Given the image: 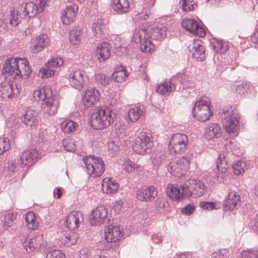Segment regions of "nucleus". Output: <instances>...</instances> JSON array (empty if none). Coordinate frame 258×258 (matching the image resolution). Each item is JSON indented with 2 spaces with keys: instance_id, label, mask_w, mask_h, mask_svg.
<instances>
[{
  "instance_id": "nucleus-1",
  "label": "nucleus",
  "mask_w": 258,
  "mask_h": 258,
  "mask_svg": "<svg viewBox=\"0 0 258 258\" xmlns=\"http://www.w3.org/2000/svg\"><path fill=\"white\" fill-rule=\"evenodd\" d=\"M166 30L163 22L155 21L147 27L146 32L143 29H136L132 40L136 43H139L141 51L151 53L154 50V45L146 37V33L152 39L161 40L165 37Z\"/></svg>"
},
{
  "instance_id": "nucleus-2",
  "label": "nucleus",
  "mask_w": 258,
  "mask_h": 258,
  "mask_svg": "<svg viewBox=\"0 0 258 258\" xmlns=\"http://www.w3.org/2000/svg\"><path fill=\"white\" fill-rule=\"evenodd\" d=\"M2 71L6 79L10 77L9 82H17L19 85L22 76H25L27 79L32 71L26 58L11 57L5 61Z\"/></svg>"
},
{
  "instance_id": "nucleus-3",
  "label": "nucleus",
  "mask_w": 258,
  "mask_h": 258,
  "mask_svg": "<svg viewBox=\"0 0 258 258\" xmlns=\"http://www.w3.org/2000/svg\"><path fill=\"white\" fill-rule=\"evenodd\" d=\"M33 97L38 102L42 101V110L46 115H54L59 107L58 98L52 96V91L48 86H44L33 92Z\"/></svg>"
},
{
  "instance_id": "nucleus-4",
  "label": "nucleus",
  "mask_w": 258,
  "mask_h": 258,
  "mask_svg": "<svg viewBox=\"0 0 258 258\" xmlns=\"http://www.w3.org/2000/svg\"><path fill=\"white\" fill-rule=\"evenodd\" d=\"M112 105H105L96 108L90 117V123L95 130H102L111 124Z\"/></svg>"
},
{
  "instance_id": "nucleus-5",
  "label": "nucleus",
  "mask_w": 258,
  "mask_h": 258,
  "mask_svg": "<svg viewBox=\"0 0 258 258\" xmlns=\"http://www.w3.org/2000/svg\"><path fill=\"white\" fill-rule=\"evenodd\" d=\"M213 107L208 98H202L196 101L192 108L195 118L201 121L208 120L213 115Z\"/></svg>"
},
{
  "instance_id": "nucleus-6",
  "label": "nucleus",
  "mask_w": 258,
  "mask_h": 258,
  "mask_svg": "<svg viewBox=\"0 0 258 258\" xmlns=\"http://www.w3.org/2000/svg\"><path fill=\"white\" fill-rule=\"evenodd\" d=\"M84 167L88 174L96 177L101 175L104 171V163L103 160L94 155H89L83 158Z\"/></svg>"
},
{
  "instance_id": "nucleus-7",
  "label": "nucleus",
  "mask_w": 258,
  "mask_h": 258,
  "mask_svg": "<svg viewBox=\"0 0 258 258\" xmlns=\"http://www.w3.org/2000/svg\"><path fill=\"white\" fill-rule=\"evenodd\" d=\"M39 155L37 150L31 149L22 153L19 159L16 162V160L11 161L8 166L9 170L12 172H15L19 170V166L23 168L28 165H32L34 160L39 158Z\"/></svg>"
},
{
  "instance_id": "nucleus-8",
  "label": "nucleus",
  "mask_w": 258,
  "mask_h": 258,
  "mask_svg": "<svg viewBox=\"0 0 258 258\" xmlns=\"http://www.w3.org/2000/svg\"><path fill=\"white\" fill-rule=\"evenodd\" d=\"M220 117L227 133L235 134L237 132L239 116L236 111L232 110L223 111Z\"/></svg>"
},
{
  "instance_id": "nucleus-9",
  "label": "nucleus",
  "mask_w": 258,
  "mask_h": 258,
  "mask_svg": "<svg viewBox=\"0 0 258 258\" xmlns=\"http://www.w3.org/2000/svg\"><path fill=\"white\" fill-rule=\"evenodd\" d=\"M152 146L153 142L151 140L150 134L141 132L136 138L133 149L137 154L144 155L150 153Z\"/></svg>"
},
{
  "instance_id": "nucleus-10",
  "label": "nucleus",
  "mask_w": 258,
  "mask_h": 258,
  "mask_svg": "<svg viewBox=\"0 0 258 258\" xmlns=\"http://www.w3.org/2000/svg\"><path fill=\"white\" fill-rule=\"evenodd\" d=\"M70 86L80 91L85 86V82L88 79L86 72L80 69L72 68L67 77Z\"/></svg>"
},
{
  "instance_id": "nucleus-11",
  "label": "nucleus",
  "mask_w": 258,
  "mask_h": 258,
  "mask_svg": "<svg viewBox=\"0 0 258 258\" xmlns=\"http://www.w3.org/2000/svg\"><path fill=\"white\" fill-rule=\"evenodd\" d=\"M189 164L190 158L188 157H182L170 162L168 170L173 175L179 177L187 172Z\"/></svg>"
},
{
  "instance_id": "nucleus-12",
  "label": "nucleus",
  "mask_w": 258,
  "mask_h": 258,
  "mask_svg": "<svg viewBox=\"0 0 258 258\" xmlns=\"http://www.w3.org/2000/svg\"><path fill=\"white\" fill-rule=\"evenodd\" d=\"M187 142L188 138L185 134H174L171 138L168 145L170 152L177 154L184 152L186 150Z\"/></svg>"
},
{
  "instance_id": "nucleus-13",
  "label": "nucleus",
  "mask_w": 258,
  "mask_h": 258,
  "mask_svg": "<svg viewBox=\"0 0 258 258\" xmlns=\"http://www.w3.org/2000/svg\"><path fill=\"white\" fill-rule=\"evenodd\" d=\"M21 86L17 82L5 81L0 83V97L7 100L17 96L20 92Z\"/></svg>"
},
{
  "instance_id": "nucleus-14",
  "label": "nucleus",
  "mask_w": 258,
  "mask_h": 258,
  "mask_svg": "<svg viewBox=\"0 0 258 258\" xmlns=\"http://www.w3.org/2000/svg\"><path fill=\"white\" fill-rule=\"evenodd\" d=\"M187 184H184L182 186H175L172 184H169L166 190L168 197L172 201H179L183 197H191V193L187 191Z\"/></svg>"
},
{
  "instance_id": "nucleus-15",
  "label": "nucleus",
  "mask_w": 258,
  "mask_h": 258,
  "mask_svg": "<svg viewBox=\"0 0 258 258\" xmlns=\"http://www.w3.org/2000/svg\"><path fill=\"white\" fill-rule=\"evenodd\" d=\"M181 25L183 28L191 34L200 37L206 36L205 29L194 19L185 18L182 20Z\"/></svg>"
},
{
  "instance_id": "nucleus-16",
  "label": "nucleus",
  "mask_w": 258,
  "mask_h": 258,
  "mask_svg": "<svg viewBox=\"0 0 258 258\" xmlns=\"http://www.w3.org/2000/svg\"><path fill=\"white\" fill-rule=\"evenodd\" d=\"M107 211L104 207H96L92 211L89 220L90 224L92 225L97 226L101 224L105 220L110 221V219H107Z\"/></svg>"
},
{
  "instance_id": "nucleus-17",
  "label": "nucleus",
  "mask_w": 258,
  "mask_h": 258,
  "mask_svg": "<svg viewBox=\"0 0 258 258\" xmlns=\"http://www.w3.org/2000/svg\"><path fill=\"white\" fill-rule=\"evenodd\" d=\"M21 241L26 251L30 253L40 247L43 241V236L41 234H37L32 238L24 236L21 239Z\"/></svg>"
},
{
  "instance_id": "nucleus-18",
  "label": "nucleus",
  "mask_w": 258,
  "mask_h": 258,
  "mask_svg": "<svg viewBox=\"0 0 258 258\" xmlns=\"http://www.w3.org/2000/svg\"><path fill=\"white\" fill-rule=\"evenodd\" d=\"M45 6H41L36 0L35 3L28 2L22 5L20 11L22 12L23 17L32 18L41 12Z\"/></svg>"
},
{
  "instance_id": "nucleus-19",
  "label": "nucleus",
  "mask_w": 258,
  "mask_h": 258,
  "mask_svg": "<svg viewBox=\"0 0 258 258\" xmlns=\"http://www.w3.org/2000/svg\"><path fill=\"white\" fill-rule=\"evenodd\" d=\"M83 214L80 211H72L66 218L65 223L68 229L75 230L83 222Z\"/></svg>"
},
{
  "instance_id": "nucleus-20",
  "label": "nucleus",
  "mask_w": 258,
  "mask_h": 258,
  "mask_svg": "<svg viewBox=\"0 0 258 258\" xmlns=\"http://www.w3.org/2000/svg\"><path fill=\"white\" fill-rule=\"evenodd\" d=\"M227 161L224 153L220 154L217 161L216 168L218 171L216 172V177L220 182L224 181L227 175L228 166Z\"/></svg>"
},
{
  "instance_id": "nucleus-21",
  "label": "nucleus",
  "mask_w": 258,
  "mask_h": 258,
  "mask_svg": "<svg viewBox=\"0 0 258 258\" xmlns=\"http://www.w3.org/2000/svg\"><path fill=\"white\" fill-rule=\"evenodd\" d=\"M187 185V191H189L191 193V196H193L194 198L202 196L207 189L206 185L200 180L190 179Z\"/></svg>"
},
{
  "instance_id": "nucleus-22",
  "label": "nucleus",
  "mask_w": 258,
  "mask_h": 258,
  "mask_svg": "<svg viewBox=\"0 0 258 258\" xmlns=\"http://www.w3.org/2000/svg\"><path fill=\"white\" fill-rule=\"evenodd\" d=\"M222 130L220 125L216 123H211L205 128L204 137L208 141H215L220 138L222 134Z\"/></svg>"
},
{
  "instance_id": "nucleus-23",
  "label": "nucleus",
  "mask_w": 258,
  "mask_h": 258,
  "mask_svg": "<svg viewBox=\"0 0 258 258\" xmlns=\"http://www.w3.org/2000/svg\"><path fill=\"white\" fill-rule=\"evenodd\" d=\"M100 99V94L95 88H88L83 97V102L86 107L88 108L96 104Z\"/></svg>"
},
{
  "instance_id": "nucleus-24",
  "label": "nucleus",
  "mask_w": 258,
  "mask_h": 258,
  "mask_svg": "<svg viewBox=\"0 0 258 258\" xmlns=\"http://www.w3.org/2000/svg\"><path fill=\"white\" fill-rule=\"evenodd\" d=\"M193 57L199 61H203L206 58V50L203 42L200 39H194L190 49Z\"/></svg>"
},
{
  "instance_id": "nucleus-25",
  "label": "nucleus",
  "mask_w": 258,
  "mask_h": 258,
  "mask_svg": "<svg viewBox=\"0 0 258 258\" xmlns=\"http://www.w3.org/2000/svg\"><path fill=\"white\" fill-rule=\"evenodd\" d=\"M20 119L21 123L27 126H34L38 123L37 113L33 110L25 111L20 117Z\"/></svg>"
},
{
  "instance_id": "nucleus-26",
  "label": "nucleus",
  "mask_w": 258,
  "mask_h": 258,
  "mask_svg": "<svg viewBox=\"0 0 258 258\" xmlns=\"http://www.w3.org/2000/svg\"><path fill=\"white\" fill-rule=\"evenodd\" d=\"M49 39L46 34H41L32 40L31 49L34 53H38L48 45Z\"/></svg>"
},
{
  "instance_id": "nucleus-27",
  "label": "nucleus",
  "mask_w": 258,
  "mask_h": 258,
  "mask_svg": "<svg viewBox=\"0 0 258 258\" xmlns=\"http://www.w3.org/2000/svg\"><path fill=\"white\" fill-rule=\"evenodd\" d=\"M239 204V195L235 191H231L225 200L224 207L226 210H233L237 209Z\"/></svg>"
},
{
  "instance_id": "nucleus-28",
  "label": "nucleus",
  "mask_w": 258,
  "mask_h": 258,
  "mask_svg": "<svg viewBox=\"0 0 258 258\" xmlns=\"http://www.w3.org/2000/svg\"><path fill=\"white\" fill-rule=\"evenodd\" d=\"M157 195V191L155 187L150 186L137 191V198L141 201H150Z\"/></svg>"
},
{
  "instance_id": "nucleus-29",
  "label": "nucleus",
  "mask_w": 258,
  "mask_h": 258,
  "mask_svg": "<svg viewBox=\"0 0 258 258\" xmlns=\"http://www.w3.org/2000/svg\"><path fill=\"white\" fill-rule=\"evenodd\" d=\"M111 45L107 42H103L98 44L96 50V56L100 62L107 59L110 55Z\"/></svg>"
},
{
  "instance_id": "nucleus-30",
  "label": "nucleus",
  "mask_w": 258,
  "mask_h": 258,
  "mask_svg": "<svg viewBox=\"0 0 258 258\" xmlns=\"http://www.w3.org/2000/svg\"><path fill=\"white\" fill-rule=\"evenodd\" d=\"M78 9V7L76 5L67 7L64 10L61 16L62 23L69 25L73 22Z\"/></svg>"
},
{
  "instance_id": "nucleus-31",
  "label": "nucleus",
  "mask_w": 258,
  "mask_h": 258,
  "mask_svg": "<svg viewBox=\"0 0 258 258\" xmlns=\"http://www.w3.org/2000/svg\"><path fill=\"white\" fill-rule=\"evenodd\" d=\"M6 18V22H9L10 25L14 27L20 23V19L24 17L19 11L13 8L10 11L9 14Z\"/></svg>"
},
{
  "instance_id": "nucleus-32",
  "label": "nucleus",
  "mask_w": 258,
  "mask_h": 258,
  "mask_svg": "<svg viewBox=\"0 0 258 258\" xmlns=\"http://www.w3.org/2000/svg\"><path fill=\"white\" fill-rule=\"evenodd\" d=\"M126 68L122 65H116L114 69V80L118 82H124L128 77Z\"/></svg>"
},
{
  "instance_id": "nucleus-33",
  "label": "nucleus",
  "mask_w": 258,
  "mask_h": 258,
  "mask_svg": "<svg viewBox=\"0 0 258 258\" xmlns=\"http://www.w3.org/2000/svg\"><path fill=\"white\" fill-rule=\"evenodd\" d=\"M145 113V109L143 106L138 105L131 108L128 111V119L132 122H136Z\"/></svg>"
},
{
  "instance_id": "nucleus-34",
  "label": "nucleus",
  "mask_w": 258,
  "mask_h": 258,
  "mask_svg": "<svg viewBox=\"0 0 258 258\" xmlns=\"http://www.w3.org/2000/svg\"><path fill=\"white\" fill-rule=\"evenodd\" d=\"M105 240L103 242L106 249H109L113 246V225L106 226L104 230Z\"/></svg>"
},
{
  "instance_id": "nucleus-35",
  "label": "nucleus",
  "mask_w": 258,
  "mask_h": 258,
  "mask_svg": "<svg viewBox=\"0 0 258 258\" xmlns=\"http://www.w3.org/2000/svg\"><path fill=\"white\" fill-rule=\"evenodd\" d=\"M211 45L214 51L220 54L226 53L229 49L227 43L221 40H214Z\"/></svg>"
},
{
  "instance_id": "nucleus-36",
  "label": "nucleus",
  "mask_w": 258,
  "mask_h": 258,
  "mask_svg": "<svg viewBox=\"0 0 258 258\" xmlns=\"http://www.w3.org/2000/svg\"><path fill=\"white\" fill-rule=\"evenodd\" d=\"M25 221L28 228L30 229L35 230L38 227L39 223L33 212L29 211L26 214Z\"/></svg>"
},
{
  "instance_id": "nucleus-37",
  "label": "nucleus",
  "mask_w": 258,
  "mask_h": 258,
  "mask_svg": "<svg viewBox=\"0 0 258 258\" xmlns=\"http://www.w3.org/2000/svg\"><path fill=\"white\" fill-rule=\"evenodd\" d=\"M250 84L249 83H242L239 85H233L231 86L232 92L240 96H246L248 94Z\"/></svg>"
},
{
  "instance_id": "nucleus-38",
  "label": "nucleus",
  "mask_w": 258,
  "mask_h": 258,
  "mask_svg": "<svg viewBox=\"0 0 258 258\" xmlns=\"http://www.w3.org/2000/svg\"><path fill=\"white\" fill-rule=\"evenodd\" d=\"M83 32L80 27L73 29L70 32V41L73 45H76L81 42Z\"/></svg>"
},
{
  "instance_id": "nucleus-39",
  "label": "nucleus",
  "mask_w": 258,
  "mask_h": 258,
  "mask_svg": "<svg viewBox=\"0 0 258 258\" xmlns=\"http://www.w3.org/2000/svg\"><path fill=\"white\" fill-rule=\"evenodd\" d=\"M122 167L125 172L132 173L135 172H141L143 167L141 165L134 163L130 160L123 162Z\"/></svg>"
},
{
  "instance_id": "nucleus-40",
  "label": "nucleus",
  "mask_w": 258,
  "mask_h": 258,
  "mask_svg": "<svg viewBox=\"0 0 258 258\" xmlns=\"http://www.w3.org/2000/svg\"><path fill=\"white\" fill-rule=\"evenodd\" d=\"M129 7V3L127 0H114V10L118 13L127 12Z\"/></svg>"
},
{
  "instance_id": "nucleus-41",
  "label": "nucleus",
  "mask_w": 258,
  "mask_h": 258,
  "mask_svg": "<svg viewBox=\"0 0 258 258\" xmlns=\"http://www.w3.org/2000/svg\"><path fill=\"white\" fill-rule=\"evenodd\" d=\"M105 26L102 24L101 20H97L92 25V30L94 35L96 38H101L103 35V30Z\"/></svg>"
},
{
  "instance_id": "nucleus-42",
  "label": "nucleus",
  "mask_w": 258,
  "mask_h": 258,
  "mask_svg": "<svg viewBox=\"0 0 258 258\" xmlns=\"http://www.w3.org/2000/svg\"><path fill=\"white\" fill-rule=\"evenodd\" d=\"M78 239V234L75 232H70L62 238L61 243L66 246H71L75 244Z\"/></svg>"
},
{
  "instance_id": "nucleus-43",
  "label": "nucleus",
  "mask_w": 258,
  "mask_h": 258,
  "mask_svg": "<svg viewBox=\"0 0 258 258\" xmlns=\"http://www.w3.org/2000/svg\"><path fill=\"white\" fill-rule=\"evenodd\" d=\"M61 131L66 134H70L75 130L78 126L76 122L71 120H65L60 124Z\"/></svg>"
},
{
  "instance_id": "nucleus-44",
  "label": "nucleus",
  "mask_w": 258,
  "mask_h": 258,
  "mask_svg": "<svg viewBox=\"0 0 258 258\" xmlns=\"http://www.w3.org/2000/svg\"><path fill=\"white\" fill-rule=\"evenodd\" d=\"M175 90L174 85L170 81H165L160 84L157 88V92L160 94H165Z\"/></svg>"
},
{
  "instance_id": "nucleus-45",
  "label": "nucleus",
  "mask_w": 258,
  "mask_h": 258,
  "mask_svg": "<svg viewBox=\"0 0 258 258\" xmlns=\"http://www.w3.org/2000/svg\"><path fill=\"white\" fill-rule=\"evenodd\" d=\"M114 42V46H115V51L114 53L117 55H121L123 52H125L126 48L124 46L123 40L118 36L115 38Z\"/></svg>"
},
{
  "instance_id": "nucleus-46",
  "label": "nucleus",
  "mask_w": 258,
  "mask_h": 258,
  "mask_svg": "<svg viewBox=\"0 0 258 258\" xmlns=\"http://www.w3.org/2000/svg\"><path fill=\"white\" fill-rule=\"evenodd\" d=\"M102 189L106 194L112 195L113 194V181L111 178H104L102 181Z\"/></svg>"
},
{
  "instance_id": "nucleus-47",
  "label": "nucleus",
  "mask_w": 258,
  "mask_h": 258,
  "mask_svg": "<svg viewBox=\"0 0 258 258\" xmlns=\"http://www.w3.org/2000/svg\"><path fill=\"white\" fill-rule=\"evenodd\" d=\"M241 258H258V248H249L241 251Z\"/></svg>"
},
{
  "instance_id": "nucleus-48",
  "label": "nucleus",
  "mask_w": 258,
  "mask_h": 258,
  "mask_svg": "<svg viewBox=\"0 0 258 258\" xmlns=\"http://www.w3.org/2000/svg\"><path fill=\"white\" fill-rule=\"evenodd\" d=\"M17 214L13 212H8L4 216V227L6 229L10 227L13 221L16 219Z\"/></svg>"
},
{
  "instance_id": "nucleus-49",
  "label": "nucleus",
  "mask_w": 258,
  "mask_h": 258,
  "mask_svg": "<svg viewBox=\"0 0 258 258\" xmlns=\"http://www.w3.org/2000/svg\"><path fill=\"white\" fill-rule=\"evenodd\" d=\"M55 71L50 67H45L39 70L38 76L42 78H48L53 76Z\"/></svg>"
},
{
  "instance_id": "nucleus-50",
  "label": "nucleus",
  "mask_w": 258,
  "mask_h": 258,
  "mask_svg": "<svg viewBox=\"0 0 258 258\" xmlns=\"http://www.w3.org/2000/svg\"><path fill=\"white\" fill-rule=\"evenodd\" d=\"M63 64V60L60 57H53L45 63L46 67H50L53 69L55 67H59Z\"/></svg>"
},
{
  "instance_id": "nucleus-51",
  "label": "nucleus",
  "mask_w": 258,
  "mask_h": 258,
  "mask_svg": "<svg viewBox=\"0 0 258 258\" xmlns=\"http://www.w3.org/2000/svg\"><path fill=\"white\" fill-rule=\"evenodd\" d=\"M200 207L204 210H213L218 209L219 207L216 202H207L205 201L201 202L200 203Z\"/></svg>"
},
{
  "instance_id": "nucleus-52",
  "label": "nucleus",
  "mask_w": 258,
  "mask_h": 258,
  "mask_svg": "<svg viewBox=\"0 0 258 258\" xmlns=\"http://www.w3.org/2000/svg\"><path fill=\"white\" fill-rule=\"evenodd\" d=\"M10 148V144L8 139L0 138V155L4 154Z\"/></svg>"
},
{
  "instance_id": "nucleus-53",
  "label": "nucleus",
  "mask_w": 258,
  "mask_h": 258,
  "mask_svg": "<svg viewBox=\"0 0 258 258\" xmlns=\"http://www.w3.org/2000/svg\"><path fill=\"white\" fill-rule=\"evenodd\" d=\"M122 227L114 226V242L121 240L124 235Z\"/></svg>"
},
{
  "instance_id": "nucleus-54",
  "label": "nucleus",
  "mask_w": 258,
  "mask_h": 258,
  "mask_svg": "<svg viewBox=\"0 0 258 258\" xmlns=\"http://www.w3.org/2000/svg\"><path fill=\"white\" fill-rule=\"evenodd\" d=\"M244 162L242 161H238L233 165L234 173L239 175L244 172Z\"/></svg>"
},
{
  "instance_id": "nucleus-55",
  "label": "nucleus",
  "mask_w": 258,
  "mask_h": 258,
  "mask_svg": "<svg viewBox=\"0 0 258 258\" xmlns=\"http://www.w3.org/2000/svg\"><path fill=\"white\" fill-rule=\"evenodd\" d=\"M195 3L194 0H182V9L184 12H189L193 10L195 8Z\"/></svg>"
},
{
  "instance_id": "nucleus-56",
  "label": "nucleus",
  "mask_w": 258,
  "mask_h": 258,
  "mask_svg": "<svg viewBox=\"0 0 258 258\" xmlns=\"http://www.w3.org/2000/svg\"><path fill=\"white\" fill-rule=\"evenodd\" d=\"M65 255L60 250L54 249L48 252L46 258H64Z\"/></svg>"
},
{
  "instance_id": "nucleus-57",
  "label": "nucleus",
  "mask_w": 258,
  "mask_h": 258,
  "mask_svg": "<svg viewBox=\"0 0 258 258\" xmlns=\"http://www.w3.org/2000/svg\"><path fill=\"white\" fill-rule=\"evenodd\" d=\"M96 80L103 85H106L111 81V79L104 74H98L96 75Z\"/></svg>"
},
{
  "instance_id": "nucleus-58",
  "label": "nucleus",
  "mask_w": 258,
  "mask_h": 258,
  "mask_svg": "<svg viewBox=\"0 0 258 258\" xmlns=\"http://www.w3.org/2000/svg\"><path fill=\"white\" fill-rule=\"evenodd\" d=\"M195 210L194 206L189 204L181 210V212L185 215H189L192 213Z\"/></svg>"
},
{
  "instance_id": "nucleus-59",
  "label": "nucleus",
  "mask_w": 258,
  "mask_h": 258,
  "mask_svg": "<svg viewBox=\"0 0 258 258\" xmlns=\"http://www.w3.org/2000/svg\"><path fill=\"white\" fill-rule=\"evenodd\" d=\"M12 26L10 25L9 22L6 23V18H5L3 21L2 22V24L0 25V28L3 29L4 32L6 31H9L10 29H11L12 28Z\"/></svg>"
},
{
  "instance_id": "nucleus-60",
  "label": "nucleus",
  "mask_w": 258,
  "mask_h": 258,
  "mask_svg": "<svg viewBox=\"0 0 258 258\" xmlns=\"http://www.w3.org/2000/svg\"><path fill=\"white\" fill-rule=\"evenodd\" d=\"M123 204V201L122 199L119 200H116L115 205H114V210L115 212L118 213L121 210Z\"/></svg>"
},
{
  "instance_id": "nucleus-61",
  "label": "nucleus",
  "mask_w": 258,
  "mask_h": 258,
  "mask_svg": "<svg viewBox=\"0 0 258 258\" xmlns=\"http://www.w3.org/2000/svg\"><path fill=\"white\" fill-rule=\"evenodd\" d=\"M116 128H115V134H116V136H118L119 138H122L123 136V127L121 125H119V126H117V124H116Z\"/></svg>"
},
{
  "instance_id": "nucleus-62",
  "label": "nucleus",
  "mask_w": 258,
  "mask_h": 258,
  "mask_svg": "<svg viewBox=\"0 0 258 258\" xmlns=\"http://www.w3.org/2000/svg\"><path fill=\"white\" fill-rule=\"evenodd\" d=\"M224 251V250H218V251L214 252L212 253V257L213 258H223L224 255L223 254L222 255V253Z\"/></svg>"
},
{
  "instance_id": "nucleus-63",
  "label": "nucleus",
  "mask_w": 258,
  "mask_h": 258,
  "mask_svg": "<svg viewBox=\"0 0 258 258\" xmlns=\"http://www.w3.org/2000/svg\"><path fill=\"white\" fill-rule=\"evenodd\" d=\"M174 258H191V255L190 253L188 252L182 253L180 254H176Z\"/></svg>"
},
{
  "instance_id": "nucleus-64",
  "label": "nucleus",
  "mask_w": 258,
  "mask_h": 258,
  "mask_svg": "<svg viewBox=\"0 0 258 258\" xmlns=\"http://www.w3.org/2000/svg\"><path fill=\"white\" fill-rule=\"evenodd\" d=\"M162 162V159L161 158V155L156 156L153 159V163L156 166H158Z\"/></svg>"
}]
</instances>
